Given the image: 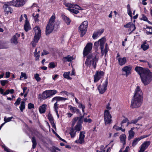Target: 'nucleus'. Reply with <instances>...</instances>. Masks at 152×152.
Wrapping results in <instances>:
<instances>
[{"label":"nucleus","instance_id":"338daca9","mask_svg":"<svg viewBox=\"0 0 152 152\" xmlns=\"http://www.w3.org/2000/svg\"><path fill=\"white\" fill-rule=\"evenodd\" d=\"M10 73L9 72H7L6 73L5 76L6 78H9L10 77Z\"/></svg>","mask_w":152,"mask_h":152},{"label":"nucleus","instance_id":"0e129e2a","mask_svg":"<svg viewBox=\"0 0 152 152\" xmlns=\"http://www.w3.org/2000/svg\"><path fill=\"white\" fill-rule=\"evenodd\" d=\"M60 22L58 20H57L55 24H53V25H54V26L55 25H56L57 27L58 28L60 25Z\"/></svg>","mask_w":152,"mask_h":152},{"label":"nucleus","instance_id":"5fc2aeb1","mask_svg":"<svg viewBox=\"0 0 152 152\" xmlns=\"http://www.w3.org/2000/svg\"><path fill=\"white\" fill-rule=\"evenodd\" d=\"M142 17L140 18L141 20H143L145 21H146L148 20V19L147 18L144 14H142Z\"/></svg>","mask_w":152,"mask_h":152},{"label":"nucleus","instance_id":"13d9d810","mask_svg":"<svg viewBox=\"0 0 152 152\" xmlns=\"http://www.w3.org/2000/svg\"><path fill=\"white\" fill-rule=\"evenodd\" d=\"M48 119L49 120L53 119V118L52 115V114L50 113L49 112L47 116Z\"/></svg>","mask_w":152,"mask_h":152},{"label":"nucleus","instance_id":"603ef678","mask_svg":"<svg viewBox=\"0 0 152 152\" xmlns=\"http://www.w3.org/2000/svg\"><path fill=\"white\" fill-rule=\"evenodd\" d=\"M28 107L29 109H31L32 108H34V105L33 104H32L31 103H30L28 104Z\"/></svg>","mask_w":152,"mask_h":152},{"label":"nucleus","instance_id":"680f3d73","mask_svg":"<svg viewBox=\"0 0 152 152\" xmlns=\"http://www.w3.org/2000/svg\"><path fill=\"white\" fill-rule=\"evenodd\" d=\"M37 42H36L34 40L33 41H32L31 42V44L32 45V47H35L37 45Z\"/></svg>","mask_w":152,"mask_h":152},{"label":"nucleus","instance_id":"f03ea898","mask_svg":"<svg viewBox=\"0 0 152 152\" xmlns=\"http://www.w3.org/2000/svg\"><path fill=\"white\" fill-rule=\"evenodd\" d=\"M134 70L140 76L142 82L145 86L149 84L152 80V72L148 68L137 66Z\"/></svg>","mask_w":152,"mask_h":152},{"label":"nucleus","instance_id":"69168bd1","mask_svg":"<svg viewBox=\"0 0 152 152\" xmlns=\"http://www.w3.org/2000/svg\"><path fill=\"white\" fill-rule=\"evenodd\" d=\"M104 149V146L103 145H101L100 149V151H99V152H104V151H105Z\"/></svg>","mask_w":152,"mask_h":152},{"label":"nucleus","instance_id":"79ce46f5","mask_svg":"<svg viewBox=\"0 0 152 152\" xmlns=\"http://www.w3.org/2000/svg\"><path fill=\"white\" fill-rule=\"evenodd\" d=\"M99 40L98 41L95 42L94 43V47L95 49H97L99 45L100 46V42L99 41Z\"/></svg>","mask_w":152,"mask_h":152},{"label":"nucleus","instance_id":"2f4dec72","mask_svg":"<svg viewBox=\"0 0 152 152\" xmlns=\"http://www.w3.org/2000/svg\"><path fill=\"white\" fill-rule=\"evenodd\" d=\"M80 116L78 117H77V118H78V121L77 122V124H80V125H82V124L83 123V118L84 115H80Z\"/></svg>","mask_w":152,"mask_h":152},{"label":"nucleus","instance_id":"0eeeda50","mask_svg":"<svg viewBox=\"0 0 152 152\" xmlns=\"http://www.w3.org/2000/svg\"><path fill=\"white\" fill-rule=\"evenodd\" d=\"M104 120L105 125L110 124L111 123L112 120L111 115L110 114L109 110H105L104 113Z\"/></svg>","mask_w":152,"mask_h":152},{"label":"nucleus","instance_id":"e433bc0d","mask_svg":"<svg viewBox=\"0 0 152 152\" xmlns=\"http://www.w3.org/2000/svg\"><path fill=\"white\" fill-rule=\"evenodd\" d=\"M67 9L69 11L75 14H77L79 12L78 10H76L73 9L67 8Z\"/></svg>","mask_w":152,"mask_h":152},{"label":"nucleus","instance_id":"4c0bfd02","mask_svg":"<svg viewBox=\"0 0 152 152\" xmlns=\"http://www.w3.org/2000/svg\"><path fill=\"white\" fill-rule=\"evenodd\" d=\"M81 127L82 125H80V124H77L75 126L74 128L77 132L81 130Z\"/></svg>","mask_w":152,"mask_h":152},{"label":"nucleus","instance_id":"7c9ffc66","mask_svg":"<svg viewBox=\"0 0 152 152\" xmlns=\"http://www.w3.org/2000/svg\"><path fill=\"white\" fill-rule=\"evenodd\" d=\"M78 107L79 108L82 109V112L83 113V115H85V107L84 105L83 104L79 102L78 103Z\"/></svg>","mask_w":152,"mask_h":152},{"label":"nucleus","instance_id":"3c124183","mask_svg":"<svg viewBox=\"0 0 152 152\" xmlns=\"http://www.w3.org/2000/svg\"><path fill=\"white\" fill-rule=\"evenodd\" d=\"M132 25V22H129L125 25H124V26L125 28H131Z\"/></svg>","mask_w":152,"mask_h":152},{"label":"nucleus","instance_id":"de8ad7c7","mask_svg":"<svg viewBox=\"0 0 152 152\" xmlns=\"http://www.w3.org/2000/svg\"><path fill=\"white\" fill-rule=\"evenodd\" d=\"M64 4L66 7H69V8H72L73 7V4L69 3H64Z\"/></svg>","mask_w":152,"mask_h":152},{"label":"nucleus","instance_id":"20e7f679","mask_svg":"<svg viewBox=\"0 0 152 152\" xmlns=\"http://www.w3.org/2000/svg\"><path fill=\"white\" fill-rule=\"evenodd\" d=\"M13 3L11 1L4 2L2 3L3 4H4L3 8L4 9L5 14L8 15L12 14L13 12V10L11 7V6H13Z\"/></svg>","mask_w":152,"mask_h":152},{"label":"nucleus","instance_id":"6ab92c4d","mask_svg":"<svg viewBox=\"0 0 152 152\" xmlns=\"http://www.w3.org/2000/svg\"><path fill=\"white\" fill-rule=\"evenodd\" d=\"M61 16L62 19L65 22L66 25H68L70 24L71 20L69 17L62 13L61 14Z\"/></svg>","mask_w":152,"mask_h":152},{"label":"nucleus","instance_id":"6e6d98bb","mask_svg":"<svg viewBox=\"0 0 152 152\" xmlns=\"http://www.w3.org/2000/svg\"><path fill=\"white\" fill-rule=\"evenodd\" d=\"M84 121L85 122H88V123H91L92 121V120L90 118L87 119V118H85L84 119Z\"/></svg>","mask_w":152,"mask_h":152},{"label":"nucleus","instance_id":"c85d7f7f","mask_svg":"<svg viewBox=\"0 0 152 152\" xmlns=\"http://www.w3.org/2000/svg\"><path fill=\"white\" fill-rule=\"evenodd\" d=\"M55 18V15L54 13H53L49 19L48 24L51 25H53Z\"/></svg>","mask_w":152,"mask_h":152},{"label":"nucleus","instance_id":"a878e982","mask_svg":"<svg viewBox=\"0 0 152 152\" xmlns=\"http://www.w3.org/2000/svg\"><path fill=\"white\" fill-rule=\"evenodd\" d=\"M149 46L146 41H144L141 45V48L144 51H145L149 48Z\"/></svg>","mask_w":152,"mask_h":152},{"label":"nucleus","instance_id":"9b49d317","mask_svg":"<svg viewBox=\"0 0 152 152\" xmlns=\"http://www.w3.org/2000/svg\"><path fill=\"white\" fill-rule=\"evenodd\" d=\"M85 133L86 132L85 131L80 132L79 135V138L75 141V143L80 144L84 143V139L85 137Z\"/></svg>","mask_w":152,"mask_h":152},{"label":"nucleus","instance_id":"e2e57ef3","mask_svg":"<svg viewBox=\"0 0 152 152\" xmlns=\"http://www.w3.org/2000/svg\"><path fill=\"white\" fill-rule=\"evenodd\" d=\"M46 93L47 95V98H50L51 96H51L49 90H48V91L46 90Z\"/></svg>","mask_w":152,"mask_h":152},{"label":"nucleus","instance_id":"8fccbe9b","mask_svg":"<svg viewBox=\"0 0 152 152\" xmlns=\"http://www.w3.org/2000/svg\"><path fill=\"white\" fill-rule=\"evenodd\" d=\"M39 75L37 73H36L34 75V77L37 82L40 81L41 80V78L39 77Z\"/></svg>","mask_w":152,"mask_h":152},{"label":"nucleus","instance_id":"473e14b6","mask_svg":"<svg viewBox=\"0 0 152 152\" xmlns=\"http://www.w3.org/2000/svg\"><path fill=\"white\" fill-rule=\"evenodd\" d=\"M70 72H64L63 75L64 77L67 79H72V78L69 76Z\"/></svg>","mask_w":152,"mask_h":152},{"label":"nucleus","instance_id":"39448f33","mask_svg":"<svg viewBox=\"0 0 152 152\" xmlns=\"http://www.w3.org/2000/svg\"><path fill=\"white\" fill-rule=\"evenodd\" d=\"M88 26V22L87 20H85L78 27V30L81 37H83L86 34Z\"/></svg>","mask_w":152,"mask_h":152},{"label":"nucleus","instance_id":"774afa93","mask_svg":"<svg viewBox=\"0 0 152 152\" xmlns=\"http://www.w3.org/2000/svg\"><path fill=\"white\" fill-rule=\"evenodd\" d=\"M50 151L51 152H56V149H55V146H53L52 148H51Z\"/></svg>","mask_w":152,"mask_h":152},{"label":"nucleus","instance_id":"7ed1b4c3","mask_svg":"<svg viewBox=\"0 0 152 152\" xmlns=\"http://www.w3.org/2000/svg\"><path fill=\"white\" fill-rule=\"evenodd\" d=\"M142 95L143 93L140 87L137 86L131 100L130 108L132 109L137 108L141 106L143 102Z\"/></svg>","mask_w":152,"mask_h":152},{"label":"nucleus","instance_id":"5701e85b","mask_svg":"<svg viewBox=\"0 0 152 152\" xmlns=\"http://www.w3.org/2000/svg\"><path fill=\"white\" fill-rule=\"evenodd\" d=\"M73 59L72 56H70L69 55H68L67 56L64 57L62 61L64 63L66 61L71 62L72 61Z\"/></svg>","mask_w":152,"mask_h":152},{"label":"nucleus","instance_id":"dca6fc26","mask_svg":"<svg viewBox=\"0 0 152 152\" xmlns=\"http://www.w3.org/2000/svg\"><path fill=\"white\" fill-rule=\"evenodd\" d=\"M20 37V34L17 33L15 35H13L10 41L11 43L14 44L15 45H17L18 42V38Z\"/></svg>","mask_w":152,"mask_h":152},{"label":"nucleus","instance_id":"9d476101","mask_svg":"<svg viewBox=\"0 0 152 152\" xmlns=\"http://www.w3.org/2000/svg\"><path fill=\"white\" fill-rule=\"evenodd\" d=\"M12 2L13 6L20 7L23 6L26 2V0H13L11 1Z\"/></svg>","mask_w":152,"mask_h":152},{"label":"nucleus","instance_id":"4468645a","mask_svg":"<svg viewBox=\"0 0 152 152\" xmlns=\"http://www.w3.org/2000/svg\"><path fill=\"white\" fill-rule=\"evenodd\" d=\"M54 27V25H51L48 24L46 27V35H48L51 33L53 31Z\"/></svg>","mask_w":152,"mask_h":152},{"label":"nucleus","instance_id":"c03bdc74","mask_svg":"<svg viewBox=\"0 0 152 152\" xmlns=\"http://www.w3.org/2000/svg\"><path fill=\"white\" fill-rule=\"evenodd\" d=\"M21 100V99L20 97H18L16 102L14 103V104L16 106H18V105H19L20 103V101Z\"/></svg>","mask_w":152,"mask_h":152},{"label":"nucleus","instance_id":"2eb2a0df","mask_svg":"<svg viewBox=\"0 0 152 152\" xmlns=\"http://www.w3.org/2000/svg\"><path fill=\"white\" fill-rule=\"evenodd\" d=\"M149 135H143L140 136V137L135 138L133 141L132 143V146L133 147H134L137 144V142L140 140L144 138L147 137L149 136Z\"/></svg>","mask_w":152,"mask_h":152},{"label":"nucleus","instance_id":"a211bd4d","mask_svg":"<svg viewBox=\"0 0 152 152\" xmlns=\"http://www.w3.org/2000/svg\"><path fill=\"white\" fill-rule=\"evenodd\" d=\"M99 42H100V48L101 49V53L102 56H103L104 54V38H102L100 39Z\"/></svg>","mask_w":152,"mask_h":152},{"label":"nucleus","instance_id":"a19ab883","mask_svg":"<svg viewBox=\"0 0 152 152\" xmlns=\"http://www.w3.org/2000/svg\"><path fill=\"white\" fill-rule=\"evenodd\" d=\"M1 85L2 86H4L6 84L8 83V80H0Z\"/></svg>","mask_w":152,"mask_h":152},{"label":"nucleus","instance_id":"b1692460","mask_svg":"<svg viewBox=\"0 0 152 152\" xmlns=\"http://www.w3.org/2000/svg\"><path fill=\"white\" fill-rule=\"evenodd\" d=\"M66 98L61 97V96H55L53 98L51 102H53L54 101H56V102H58L60 101L65 100L67 99Z\"/></svg>","mask_w":152,"mask_h":152},{"label":"nucleus","instance_id":"09e8293b","mask_svg":"<svg viewBox=\"0 0 152 152\" xmlns=\"http://www.w3.org/2000/svg\"><path fill=\"white\" fill-rule=\"evenodd\" d=\"M78 120V118L75 117L74 118H73L72 121V127H73L74 126L75 124L76 123V122Z\"/></svg>","mask_w":152,"mask_h":152},{"label":"nucleus","instance_id":"c756f323","mask_svg":"<svg viewBox=\"0 0 152 152\" xmlns=\"http://www.w3.org/2000/svg\"><path fill=\"white\" fill-rule=\"evenodd\" d=\"M46 91H44L42 94H39L38 96V98L39 99H42L43 100H45L47 98V96L46 94Z\"/></svg>","mask_w":152,"mask_h":152},{"label":"nucleus","instance_id":"f257e3e1","mask_svg":"<svg viewBox=\"0 0 152 152\" xmlns=\"http://www.w3.org/2000/svg\"><path fill=\"white\" fill-rule=\"evenodd\" d=\"M92 48V43L91 42L88 43L84 48L83 54L84 57L86 56L87 57L85 62L86 65L88 66L92 64L94 68L95 69L96 68L99 58H96V55L94 56L91 54H89L91 53Z\"/></svg>","mask_w":152,"mask_h":152},{"label":"nucleus","instance_id":"052dcab7","mask_svg":"<svg viewBox=\"0 0 152 152\" xmlns=\"http://www.w3.org/2000/svg\"><path fill=\"white\" fill-rule=\"evenodd\" d=\"M128 121H129L128 119L127 118L123 120L121 123V126H122V124H123L126 123Z\"/></svg>","mask_w":152,"mask_h":152},{"label":"nucleus","instance_id":"4be33fe9","mask_svg":"<svg viewBox=\"0 0 152 152\" xmlns=\"http://www.w3.org/2000/svg\"><path fill=\"white\" fill-rule=\"evenodd\" d=\"M47 105L46 104H43L40 106L39 109V111L40 113H43L45 112L46 107Z\"/></svg>","mask_w":152,"mask_h":152},{"label":"nucleus","instance_id":"ea45409f","mask_svg":"<svg viewBox=\"0 0 152 152\" xmlns=\"http://www.w3.org/2000/svg\"><path fill=\"white\" fill-rule=\"evenodd\" d=\"M34 15V14H33L32 15V16L34 17V21L36 22H39V20L38 18L39 17V14L38 13L35 16Z\"/></svg>","mask_w":152,"mask_h":152},{"label":"nucleus","instance_id":"f3484780","mask_svg":"<svg viewBox=\"0 0 152 152\" xmlns=\"http://www.w3.org/2000/svg\"><path fill=\"white\" fill-rule=\"evenodd\" d=\"M69 107L70 110L72 113H76L79 116L82 115L81 112L80 111V110L77 108L75 107H73L71 105H69Z\"/></svg>","mask_w":152,"mask_h":152},{"label":"nucleus","instance_id":"49530a36","mask_svg":"<svg viewBox=\"0 0 152 152\" xmlns=\"http://www.w3.org/2000/svg\"><path fill=\"white\" fill-rule=\"evenodd\" d=\"M13 118V117L12 116L8 117L7 118H6V117H5L4 120V121L5 122V123H6L11 121L12 120V119Z\"/></svg>","mask_w":152,"mask_h":152},{"label":"nucleus","instance_id":"4d7b16f0","mask_svg":"<svg viewBox=\"0 0 152 152\" xmlns=\"http://www.w3.org/2000/svg\"><path fill=\"white\" fill-rule=\"evenodd\" d=\"M49 53L48 51L45 50H44L43 52L42 53V56L46 55L48 54Z\"/></svg>","mask_w":152,"mask_h":152},{"label":"nucleus","instance_id":"412c9836","mask_svg":"<svg viewBox=\"0 0 152 152\" xmlns=\"http://www.w3.org/2000/svg\"><path fill=\"white\" fill-rule=\"evenodd\" d=\"M118 64L121 66L124 65L126 62L127 60L125 57L123 58L119 57L118 59Z\"/></svg>","mask_w":152,"mask_h":152},{"label":"nucleus","instance_id":"c9c22d12","mask_svg":"<svg viewBox=\"0 0 152 152\" xmlns=\"http://www.w3.org/2000/svg\"><path fill=\"white\" fill-rule=\"evenodd\" d=\"M128 139L130 140L132 138L134 135V131H129Z\"/></svg>","mask_w":152,"mask_h":152},{"label":"nucleus","instance_id":"37998d69","mask_svg":"<svg viewBox=\"0 0 152 152\" xmlns=\"http://www.w3.org/2000/svg\"><path fill=\"white\" fill-rule=\"evenodd\" d=\"M58 104H57V102H56L54 104V110L55 111L56 113V114L58 113Z\"/></svg>","mask_w":152,"mask_h":152},{"label":"nucleus","instance_id":"cd10ccee","mask_svg":"<svg viewBox=\"0 0 152 152\" xmlns=\"http://www.w3.org/2000/svg\"><path fill=\"white\" fill-rule=\"evenodd\" d=\"M121 142L123 143V146L125 145L126 143V136L125 134H122L120 137Z\"/></svg>","mask_w":152,"mask_h":152},{"label":"nucleus","instance_id":"864d4df0","mask_svg":"<svg viewBox=\"0 0 152 152\" xmlns=\"http://www.w3.org/2000/svg\"><path fill=\"white\" fill-rule=\"evenodd\" d=\"M51 96H52L53 95L55 94H56L57 93V91L56 90H49Z\"/></svg>","mask_w":152,"mask_h":152},{"label":"nucleus","instance_id":"72a5a7b5","mask_svg":"<svg viewBox=\"0 0 152 152\" xmlns=\"http://www.w3.org/2000/svg\"><path fill=\"white\" fill-rule=\"evenodd\" d=\"M31 141L32 142V148L34 149L36 148L37 144L36 140L34 137H32Z\"/></svg>","mask_w":152,"mask_h":152},{"label":"nucleus","instance_id":"a18cd8bd","mask_svg":"<svg viewBox=\"0 0 152 152\" xmlns=\"http://www.w3.org/2000/svg\"><path fill=\"white\" fill-rule=\"evenodd\" d=\"M73 8H75L79 10H83L81 7L77 4H73Z\"/></svg>","mask_w":152,"mask_h":152},{"label":"nucleus","instance_id":"bf43d9fd","mask_svg":"<svg viewBox=\"0 0 152 152\" xmlns=\"http://www.w3.org/2000/svg\"><path fill=\"white\" fill-rule=\"evenodd\" d=\"M34 56L35 57V60L36 61L39 60V55L38 54L34 53Z\"/></svg>","mask_w":152,"mask_h":152},{"label":"nucleus","instance_id":"bb28decb","mask_svg":"<svg viewBox=\"0 0 152 152\" xmlns=\"http://www.w3.org/2000/svg\"><path fill=\"white\" fill-rule=\"evenodd\" d=\"M75 130L73 127H72L70 128V132L69 134H70L72 138H74L76 136V131H75Z\"/></svg>","mask_w":152,"mask_h":152},{"label":"nucleus","instance_id":"393cba45","mask_svg":"<svg viewBox=\"0 0 152 152\" xmlns=\"http://www.w3.org/2000/svg\"><path fill=\"white\" fill-rule=\"evenodd\" d=\"M24 29L25 31L26 32L31 29V26L29 21L25 22Z\"/></svg>","mask_w":152,"mask_h":152},{"label":"nucleus","instance_id":"58836bf2","mask_svg":"<svg viewBox=\"0 0 152 152\" xmlns=\"http://www.w3.org/2000/svg\"><path fill=\"white\" fill-rule=\"evenodd\" d=\"M49 68L50 69H53L57 65H56L55 64L54 62H51L49 64Z\"/></svg>","mask_w":152,"mask_h":152},{"label":"nucleus","instance_id":"f8f14e48","mask_svg":"<svg viewBox=\"0 0 152 152\" xmlns=\"http://www.w3.org/2000/svg\"><path fill=\"white\" fill-rule=\"evenodd\" d=\"M132 69V66L129 65L123 67L122 68L121 71L123 72H125L126 76V77H127L128 75L131 74Z\"/></svg>","mask_w":152,"mask_h":152},{"label":"nucleus","instance_id":"ddd939ff","mask_svg":"<svg viewBox=\"0 0 152 152\" xmlns=\"http://www.w3.org/2000/svg\"><path fill=\"white\" fill-rule=\"evenodd\" d=\"M151 144L150 141L144 142L141 145L139 152H143L147 149Z\"/></svg>","mask_w":152,"mask_h":152},{"label":"nucleus","instance_id":"1a4fd4ad","mask_svg":"<svg viewBox=\"0 0 152 152\" xmlns=\"http://www.w3.org/2000/svg\"><path fill=\"white\" fill-rule=\"evenodd\" d=\"M104 75V72L103 71H96L95 74L94 75V83L98 82L99 80L103 77Z\"/></svg>","mask_w":152,"mask_h":152},{"label":"nucleus","instance_id":"f704fd0d","mask_svg":"<svg viewBox=\"0 0 152 152\" xmlns=\"http://www.w3.org/2000/svg\"><path fill=\"white\" fill-rule=\"evenodd\" d=\"M25 104L24 103V102H21L20 106L19 107V108L20 111L21 112H23V110L25 109Z\"/></svg>","mask_w":152,"mask_h":152},{"label":"nucleus","instance_id":"aec40b11","mask_svg":"<svg viewBox=\"0 0 152 152\" xmlns=\"http://www.w3.org/2000/svg\"><path fill=\"white\" fill-rule=\"evenodd\" d=\"M104 31V30L102 29L100 31H94V32L93 34L92 35V37L94 39H96L97 38V37L100 36L103 33Z\"/></svg>","mask_w":152,"mask_h":152},{"label":"nucleus","instance_id":"6e6552de","mask_svg":"<svg viewBox=\"0 0 152 152\" xmlns=\"http://www.w3.org/2000/svg\"><path fill=\"white\" fill-rule=\"evenodd\" d=\"M108 84V80L106 79L102 86L100 84L98 86L97 89L99 94H102L105 92L107 89Z\"/></svg>","mask_w":152,"mask_h":152},{"label":"nucleus","instance_id":"423d86ee","mask_svg":"<svg viewBox=\"0 0 152 152\" xmlns=\"http://www.w3.org/2000/svg\"><path fill=\"white\" fill-rule=\"evenodd\" d=\"M35 34L33 40L38 42L41 37V30L39 26H36L33 28Z\"/></svg>","mask_w":152,"mask_h":152}]
</instances>
